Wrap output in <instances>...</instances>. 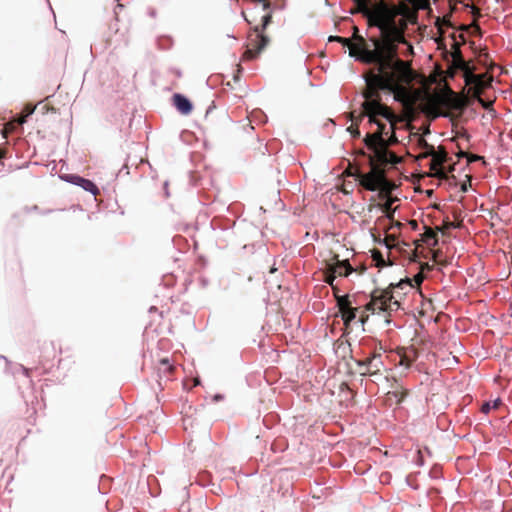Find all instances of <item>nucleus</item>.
Masks as SVG:
<instances>
[{"instance_id":"nucleus-24","label":"nucleus","mask_w":512,"mask_h":512,"mask_svg":"<svg viewBox=\"0 0 512 512\" xmlns=\"http://www.w3.org/2000/svg\"><path fill=\"white\" fill-rule=\"evenodd\" d=\"M350 132L355 133V135H358V132L353 129H350Z\"/></svg>"},{"instance_id":"nucleus-14","label":"nucleus","mask_w":512,"mask_h":512,"mask_svg":"<svg viewBox=\"0 0 512 512\" xmlns=\"http://www.w3.org/2000/svg\"><path fill=\"white\" fill-rule=\"evenodd\" d=\"M465 106L466 98L452 92L451 100L449 101L447 108L462 109Z\"/></svg>"},{"instance_id":"nucleus-21","label":"nucleus","mask_w":512,"mask_h":512,"mask_svg":"<svg viewBox=\"0 0 512 512\" xmlns=\"http://www.w3.org/2000/svg\"><path fill=\"white\" fill-rule=\"evenodd\" d=\"M385 243H386V246H387V247H389V248H390V247H392V246L394 245L393 243H390V242H389V239H388V238H386V239H385Z\"/></svg>"},{"instance_id":"nucleus-19","label":"nucleus","mask_w":512,"mask_h":512,"mask_svg":"<svg viewBox=\"0 0 512 512\" xmlns=\"http://www.w3.org/2000/svg\"><path fill=\"white\" fill-rule=\"evenodd\" d=\"M373 258L376 261L378 266H381V265L384 264V260L382 259V257H381L379 252H374L373 253Z\"/></svg>"},{"instance_id":"nucleus-2","label":"nucleus","mask_w":512,"mask_h":512,"mask_svg":"<svg viewBox=\"0 0 512 512\" xmlns=\"http://www.w3.org/2000/svg\"><path fill=\"white\" fill-rule=\"evenodd\" d=\"M377 95L378 94L372 97H365V101L363 103L364 110L369 116V121L378 126L377 132L369 134L365 138V144L372 150L376 148V145H380V143L385 142L382 138V133L386 125L377 120V117L381 116L388 120L391 128L393 127L392 122L394 120L393 113L378 101Z\"/></svg>"},{"instance_id":"nucleus-10","label":"nucleus","mask_w":512,"mask_h":512,"mask_svg":"<svg viewBox=\"0 0 512 512\" xmlns=\"http://www.w3.org/2000/svg\"><path fill=\"white\" fill-rule=\"evenodd\" d=\"M174 104L182 114H189L192 110V104L185 96L175 94L173 97Z\"/></svg>"},{"instance_id":"nucleus-6","label":"nucleus","mask_w":512,"mask_h":512,"mask_svg":"<svg viewBox=\"0 0 512 512\" xmlns=\"http://www.w3.org/2000/svg\"><path fill=\"white\" fill-rule=\"evenodd\" d=\"M351 272L352 268L347 260L340 261L338 258H335L334 262L329 265L326 281L333 285V281L337 276H347Z\"/></svg>"},{"instance_id":"nucleus-5","label":"nucleus","mask_w":512,"mask_h":512,"mask_svg":"<svg viewBox=\"0 0 512 512\" xmlns=\"http://www.w3.org/2000/svg\"><path fill=\"white\" fill-rule=\"evenodd\" d=\"M361 184L371 191H389V183L385 180L384 173L379 168L373 166L371 171L361 178Z\"/></svg>"},{"instance_id":"nucleus-20","label":"nucleus","mask_w":512,"mask_h":512,"mask_svg":"<svg viewBox=\"0 0 512 512\" xmlns=\"http://www.w3.org/2000/svg\"><path fill=\"white\" fill-rule=\"evenodd\" d=\"M391 201L388 200L386 203H385V210H389L391 208Z\"/></svg>"},{"instance_id":"nucleus-16","label":"nucleus","mask_w":512,"mask_h":512,"mask_svg":"<svg viewBox=\"0 0 512 512\" xmlns=\"http://www.w3.org/2000/svg\"><path fill=\"white\" fill-rule=\"evenodd\" d=\"M355 3L358 5V9L362 11L367 17H368V11L372 10L376 5H378L380 2L373 5L371 8L367 7V0H354Z\"/></svg>"},{"instance_id":"nucleus-18","label":"nucleus","mask_w":512,"mask_h":512,"mask_svg":"<svg viewBox=\"0 0 512 512\" xmlns=\"http://www.w3.org/2000/svg\"><path fill=\"white\" fill-rule=\"evenodd\" d=\"M329 40H337L339 42H341L344 46H347L349 48V46L352 44L351 40L348 39V38H341V37H330Z\"/></svg>"},{"instance_id":"nucleus-26","label":"nucleus","mask_w":512,"mask_h":512,"mask_svg":"<svg viewBox=\"0 0 512 512\" xmlns=\"http://www.w3.org/2000/svg\"><path fill=\"white\" fill-rule=\"evenodd\" d=\"M350 132L355 133V135H358V132L353 129H350Z\"/></svg>"},{"instance_id":"nucleus-23","label":"nucleus","mask_w":512,"mask_h":512,"mask_svg":"<svg viewBox=\"0 0 512 512\" xmlns=\"http://www.w3.org/2000/svg\"><path fill=\"white\" fill-rule=\"evenodd\" d=\"M408 49H409L410 53L413 52V47L411 45H408Z\"/></svg>"},{"instance_id":"nucleus-15","label":"nucleus","mask_w":512,"mask_h":512,"mask_svg":"<svg viewBox=\"0 0 512 512\" xmlns=\"http://www.w3.org/2000/svg\"><path fill=\"white\" fill-rule=\"evenodd\" d=\"M501 403V399L500 398H496L494 400H491V401H487L485 402L483 405H482V411L484 413H489L492 409H496Z\"/></svg>"},{"instance_id":"nucleus-9","label":"nucleus","mask_w":512,"mask_h":512,"mask_svg":"<svg viewBox=\"0 0 512 512\" xmlns=\"http://www.w3.org/2000/svg\"><path fill=\"white\" fill-rule=\"evenodd\" d=\"M452 91L449 88H441L431 96V101L439 106L447 107L451 100Z\"/></svg>"},{"instance_id":"nucleus-3","label":"nucleus","mask_w":512,"mask_h":512,"mask_svg":"<svg viewBox=\"0 0 512 512\" xmlns=\"http://www.w3.org/2000/svg\"><path fill=\"white\" fill-rule=\"evenodd\" d=\"M405 287H412L410 281L401 280L396 285L391 284L389 290L382 292H375L372 296L371 302L367 305V309L373 313L376 311L391 310L393 306H398L396 291L397 289H404Z\"/></svg>"},{"instance_id":"nucleus-4","label":"nucleus","mask_w":512,"mask_h":512,"mask_svg":"<svg viewBox=\"0 0 512 512\" xmlns=\"http://www.w3.org/2000/svg\"><path fill=\"white\" fill-rule=\"evenodd\" d=\"M491 77L483 74V75H474L472 71L466 72L465 81L468 86V93L473 97H476L478 101L486 107V103L480 98V94L491 84Z\"/></svg>"},{"instance_id":"nucleus-7","label":"nucleus","mask_w":512,"mask_h":512,"mask_svg":"<svg viewBox=\"0 0 512 512\" xmlns=\"http://www.w3.org/2000/svg\"><path fill=\"white\" fill-rule=\"evenodd\" d=\"M387 145L388 142L386 141L376 145V148L373 149L374 158L380 163H397L399 161L398 157L387 150Z\"/></svg>"},{"instance_id":"nucleus-17","label":"nucleus","mask_w":512,"mask_h":512,"mask_svg":"<svg viewBox=\"0 0 512 512\" xmlns=\"http://www.w3.org/2000/svg\"><path fill=\"white\" fill-rule=\"evenodd\" d=\"M416 9H424L427 6L426 0H411Z\"/></svg>"},{"instance_id":"nucleus-22","label":"nucleus","mask_w":512,"mask_h":512,"mask_svg":"<svg viewBox=\"0 0 512 512\" xmlns=\"http://www.w3.org/2000/svg\"><path fill=\"white\" fill-rule=\"evenodd\" d=\"M25 121H26V117H21V118L19 119V123H20V124H23Z\"/></svg>"},{"instance_id":"nucleus-1","label":"nucleus","mask_w":512,"mask_h":512,"mask_svg":"<svg viewBox=\"0 0 512 512\" xmlns=\"http://www.w3.org/2000/svg\"><path fill=\"white\" fill-rule=\"evenodd\" d=\"M415 19V11L405 2L390 5L380 1L368 11V22L380 30V38L371 39L374 49L368 50L360 43L349 46V55L366 63H376L377 68L365 75L367 89L364 97H372L379 90L388 91L394 99L413 104L419 98L418 91L407 86L416 78L409 62L396 58L397 45L406 43L404 30Z\"/></svg>"},{"instance_id":"nucleus-27","label":"nucleus","mask_w":512,"mask_h":512,"mask_svg":"<svg viewBox=\"0 0 512 512\" xmlns=\"http://www.w3.org/2000/svg\"><path fill=\"white\" fill-rule=\"evenodd\" d=\"M421 281V276H417V283H419Z\"/></svg>"},{"instance_id":"nucleus-13","label":"nucleus","mask_w":512,"mask_h":512,"mask_svg":"<svg viewBox=\"0 0 512 512\" xmlns=\"http://www.w3.org/2000/svg\"><path fill=\"white\" fill-rule=\"evenodd\" d=\"M339 306L342 313V319L343 321L348 324L350 321H352L355 318V312L353 309L349 308L346 303H344L343 300L339 301Z\"/></svg>"},{"instance_id":"nucleus-12","label":"nucleus","mask_w":512,"mask_h":512,"mask_svg":"<svg viewBox=\"0 0 512 512\" xmlns=\"http://www.w3.org/2000/svg\"><path fill=\"white\" fill-rule=\"evenodd\" d=\"M453 64L455 67L464 70V74L466 75L467 71H471L468 64L462 59L460 55V50L458 48L452 53Z\"/></svg>"},{"instance_id":"nucleus-25","label":"nucleus","mask_w":512,"mask_h":512,"mask_svg":"<svg viewBox=\"0 0 512 512\" xmlns=\"http://www.w3.org/2000/svg\"><path fill=\"white\" fill-rule=\"evenodd\" d=\"M350 132L355 133V135H358V132L353 129H350Z\"/></svg>"},{"instance_id":"nucleus-28","label":"nucleus","mask_w":512,"mask_h":512,"mask_svg":"<svg viewBox=\"0 0 512 512\" xmlns=\"http://www.w3.org/2000/svg\"><path fill=\"white\" fill-rule=\"evenodd\" d=\"M2 158V153L0 152V159Z\"/></svg>"},{"instance_id":"nucleus-8","label":"nucleus","mask_w":512,"mask_h":512,"mask_svg":"<svg viewBox=\"0 0 512 512\" xmlns=\"http://www.w3.org/2000/svg\"><path fill=\"white\" fill-rule=\"evenodd\" d=\"M66 181L82 187L85 191H88L93 195H96L98 193L97 186L88 179H84L79 176H68L66 177Z\"/></svg>"},{"instance_id":"nucleus-11","label":"nucleus","mask_w":512,"mask_h":512,"mask_svg":"<svg viewBox=\"0 0 512 512\" xmlns=\"http://www.w3.org/2000/svg\"><path fill=\"white\" fill-rule=\"evenodd\" d=\"M445 160V155L442 152H437L432 155L430 162V169L433 171L434 175L443 176L444 173L441 169V165Z\"/></svg>"}]
</instances>
